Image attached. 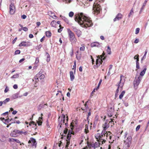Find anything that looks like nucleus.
<instances>
[{
	"mask_svg": "<svg viewBox=\"0 0 149 149\" xmlns=\"http://www.w3.org/2000/svg\"><path fill=\"white\" fill-rule=\"evenodd\" d=\"M93 13L94 14H95L96 13V15L100 13V11L101 10V8L100 5L99 4H96V5L94 6L93 7Z\"/></svg>",
	"mask_w": 149,
	"mask_h": 149,
	"instance_id": "39448f33",
	"label": "nucleus"
},
{
	"mask_svg": "<svg viewBox=\"0 0 149 149\" xmlns=\"http://www.w3.org/2000/svg\"><path fill=\"white\" fill-rule=\"evenodd\" d=\"M100 44L99 43L97 42L92 43L91 45V46L92 47H98L100 46Z\"/></svg>",
	"mask_w": 149,
	"mask_h": 149,
	"instance_id": "4468645a",
	"label": "nucleus"
},
{
	"mask_svg": "<svg viewBox=\"0 0 149 149\" xmlns=\"http://www.w3.org/2000/svg\"><path fill=\"white\" fill-rule=\"evenodd\" d=\"M106 130H107V129H106L103 128V129L102 132V133L106 134L107 133V132H106Z\"/></svg>",
	"mask_w": 149,
	"mask_h": 149,
	"instance_id": "09e8293b",
	"label": "nucleus"
},
{
	"mask_svg": "<svg viewBox=\"0 0 149 149\" xmlns=\"http://www.w3.org/2000/svg\"><path fill=\"white\" fill-rule=\"evenodd\" d=\"M42 117H39V118L38 121H37V123L38 125L40 126L41 125V124L42 123Z\"/></svg>",
	"mask_w": 149,
	"mask_h": 149,
	"instance_id": "b1692460",
	"label": "nucleus"
},
{
	"mask_svg": "<svg viewBox=\"0 0 149 149\" xmlns=\"http://www.w3.org/2000/svg\"><path fill=\"white\" fill-rule=\"evenodd\" d=\"M16 131L17 136H18L19 135L22 134L23 131H20L18 130H16Z\"/></svg>",
	"mask_w": 149,
	"mask_h": 149,
	"instance_id": "473e14b6",
	"label": "nucleus"
},
{
	"mask_svg": "<svg viewBox=\"0 0 149 149\" xmlns=\"http://www.w3.org/2000/svg\"><path fill=\"white\" fill-rule=\"evenodd\" d=\"M139 57V55L138 54H137L135 56H134V59H136V58H137V57Z\"/></svg>",
	"mask_w": 149,
	"mask_h": 149,
	"instance_id": "0e129e2a",
	"label": "nucleus"
},
{
	"mask_svg": "<svg viewBox=\"0 0 149 149\" xmlns=\"http://www.w3.org/2000/svg\"><path fill=\"white\" fill-rule=\"evenodd\" d=\"M66 148L67 147V146H68L70 143V142L68 141V140L66 139Z\"/></svg>",
	"mask_w": 149,
	"mask_h": 149,
	"instance_id": "69168bd1",
	"label": "nucleus"
},
{
	"mask_svg": "<svg viewBox=\"0 0 149 149\" xmlns=\"http://www.w3.org/2000/svg\"><path fill=\"white\" fill-rule=\"evenodd\" d=\"M134 13L133 12V8H132L130 10V13L128 15V17H130V15H132Z\"/></svg>",
	"mask_w": 149,
	"mask_h": 149,
	"instance_id": "c9c22d12",
	"label": "nucleus"
},
{
	"mask_svg": "<svg viewBox=\"0 0 149 149\" xmlns=\"http://www.w3.org/2000/svg\"><path fill=\"white\" fill-rule=\"evenodd\" d=\"M74 31L76 33V34L78 37L81 35V32L80 31L76 28L73 29Z\"/></svg>",
	"mask_w": 149,
	"mask_h": 149,
	"instance_id": "2eb2a0df",
	"label": "nucleus"
},
{
	"mask_svg": "<svg viewBox=\"0 0 149 149\" xmlns=\"http://www.w3.org/2000/svg\"><path fill=\"white\" fill-rule=\"evenodd\" d=\"M26 16L24 15H23L21 16V18L24 19H26Z\"/></svg>",
	"mask_w": 149,
	"mask_h": 149,
	"instance_id": "052dcab7",
	"label": "nucleus"
},
{
	"mask_svg": "<svg viewBox=\"0 0 149 149\" xmlns=\"http://www.w3.org/2000/svg\"><path fill=\"white\" fill-rule=\"evenodd\" d=\"M28 143H31L32 146L34 147L35 148H36L37 143L35 139L31 138L29 141Z\"/></svg>",
	"mask_w": 149,
	"mask_h": 149,
	"instance_id": "9d476101",
	"label": "nucleus"
},
{
	"mask_svg": "<svg viewBox=\"0 0 149 149\" xmlns=\"http://www.w3.org/2000/svg\"><path fill=\"white\" fill-rule=\"evenodd\" d=\"M20 53V51L19 50H17L15 52V55L18 54Z\"/></svg>",
	"mask_w": 149,
	"mask_h": 149,
	"instance_id": "79ce46f5",
	"label": "nucleus"
},
{
	"mask_svg": "<svg viewBox=\"0 0 149 149\" xmlns=\"http://www.w3.org/2000/svg\"><path fill=\"white\" fill-rule=\"evenodd\" d=\"M114 111V109L113 106L112 107H110L109 108L107 111V113L108 116L109 117H111L112 116Z\"/></svg>",
	"mask_w": 149,
	"mask_h": 149,
	"instance_id": "1a4fd4ad",
	"label": "nucleus"
},
{
	"mask_svg": "<svg viewBox=\"0 0 149 149\" xmlns=\"http://www.w3.org/2000/svg\"><path fill=\"white\" fill-rule=\"evenodd\" d=\"M56 23V21L55 20H53L51 22V25L52 26L55 27V26Z\"/></svg>",
	"mask_w": 149,
	"mask_h": 149,
	"instance_id": "c756f323",
	"label": "nucleus"
},
{
	"mask_svg": "<svg viewBox=\"0 0 149 149\" xmlns=\"http://www.w3.org/2000/svg\"><path fill=\"white\" fill-rule=\"evenodd\" d=\"M67 32L70 38V40L71 41H73L76 42V39L75 37L74 33L69 29H67Z\"/></svg>",
	"mask_w": 149,
	"mask_h": 149,
	"instance_id": "20e7f679",
	"label": "nucleus"
},
{
	"mask_svg": "<svg viewBox=\"0 0 149 149\" xmlns=\"http://www.w3.org/2000/svg\"><path fill=\"white\" fill-rule=\"evenodd\" d=\"M106 122L104 123V125H103V128L107 129L109 127V126L107 122L108 120H106Z\"/></svg>",
	"mask_w": 149,
	"mask_h": 149,
	"instance_id": "6ab92c4d",
	"label": "nucleus"
},
{
	"mask_svg": "<svg viewBox=\"0 0 149 149\" xmlns=\"http://www.w3.org/2000/svg\"><path fill=\"white\" fill-rule=\"evenodd\" d=\"M19 95V93H16L14 94L12 96V98L13 99H15L17 98Z\"/></svg>",
	"mask_w": 149,
	"mask_h": 149,
	"instance_id": "7c9ffc66",
	"label": "nucleus"
},
{
	"mask_svg": "<svg viewBox=\"0 0 149 149\" xmlns=\"http://www.w3.org/2000/svg\"><path fill=\"white\" fill-rule=\"evenodd\" d=\"M70 79L71 81H73L75 77L73 74V72L72 71H70Z\"/></svg>",
	"mask_w": 149,
	"mask_h": 149,
	"instance_id": "f3484780",
	"label": "nucleus"
},
{
	"mask_svg": "<svg viewBox=\"0 0 149 149\" xmlns=\"http://www.w3.org/2000/svg\"><path fill=\"white\" fill-rule=\"evenodd\" d=\"M132 137L131 136H128L124 143L123 147V149H128L131 143Z\"/></svg>",
	"mask_w": 149,
	"mask_h": 149,
	"instance_id": "7ed1b4c3",
	"label": "nucleus"
},
{
	"mask_svg": "<svg viewBox=\"0 0 149 149\" xmlns=\"http://www.w3.org/2000/svg\"><path fill=\"white\" fill-rule=\"evenodd\" d=\"M45 56L47 57L46 61L47 62H49L50 60V56L49 54L47 52L46 53V54Z\"/></svg>",
	"mask_w": 149,
	"mask_h": 149,
	"instance_id": "4be33fe9",
	"label": "nucleus"
},
{
	"mask_svg": "<svg viewBox=\"0 0 149 149\" xmlns=\"http://www.w3.org/2000/svg\"><path fill=\"white\" fill-rule=\"evenodd\" d=\"M105 53L103 52L102 55L97 56V58L96 61V65L97 67H99L103 62L102 60H104L106 58L105 57Z\"/></svg>",
	"mask_w": 149,
	"mask_h": 149,
	"instance_id": "f03ea898",
	"label": "nucleus"
},
{
	"mask_svg": "<svg viewBox=\"0 0 149 149\" xmlns=\"http://www.w3.org/2000/svg\"><path fill=\"white\" fill-rule=\"evenodd\" d=\"M141 78L140 76L138 77H136L134 81V85L135 88L139 84L141 80Z\"/></svg>",
	"mask_w": 149,
	"mask_h": 149,
	"instance_id": "423d86ee",
	"label": "nucleus"
},
{
	"mask_svg": "<svg viewBox=\"0 0 149 149\" xmlns=\"http://www.w3.org/2000/svg\"><path fill=\"white\" fill-rule=\"evenodd\" d=\"M122 15L121 13L118 14L116 16V17L114 19L113 21L115 22L116 20H119L122 18Z\"/></svg>",
	"mask_w": 149,
	"mask_h": 149,
	"instance_id": "ddd939ff",
	"label": "nucleus"
},
{
	"mask_svg": "<svg viewBox=\"0 0 149 149\" xmlns=\"http://www.w3.org/2000/svg\"><path fill=\"white\" fill-rule=\"evenodd\" d=\"M148 0H145L144 3H143V5L142 7H143V8H144V7L146 5V3L148 1Z\"/></svg>",
	"mask_w": 149,
	"mask_h": 149,
	"instance_id": "37998d69",
	"label": "nucleus"
},
{
	"mask_svg": "<svg viewBox=\"0 0 149 149\" xmlns=\"http://www.w3.org/2000/svg\"><path fill=\"white\" fill-rule=\"evenodd\" d=\"M87 146H88L90 148V147H92L93 148H95V145L93 143H88Z\"/></svg>",
	"mask_w": 149,
	"mask_h": 149,
	"instance_id": "72a5a7b5",
	"label": "nucleus"
},
{
	"mask_svg": "<svg viewBox=\"0 0 149 149\" xmlns=\"http://www.w3.org/2000/svg\"><path fill=\"white\" fill-rule=\"evenodd\" d=\"M19 77L18 74H15L13 75L11 77V78H18Z\"/></svg>",
	"mask_w": 149,
	"mask_h": 149,
	"instance_id": "f704fd0d",
	"label": "nucleus"
},
{
	"mask_svg": "<svg viewBox=\"0 0 149 149\" xmlns=\"http://www.w3.org/2000/svg\"><path fill=\"white\" fill-rule=\"evenodd\" d=\"M91 109H89V112L88 113V114L87 115V119H88L89 116H91Z\"/></svg>",
	"mask_w": 149,
	"mask_h": 149,
	"instance_id": "de8ad7c7",
	"label": "nucleus"
},
{
	"mask_svg": "<svg viewBox=\"0 0 149 149\" xmlns=\"http://www.w3.org/2000/svg\"><path fill=\"white\" fill-rule=\"evenodd\" d=\"M123 77V75H120V81L119 82V83H118V84H120L121 81L122 80V77Z\"/></svg>",
	"mask_w": 149,
	"mask_h": 149,
	"instance_id": "e2e57ef3",
	"label": "nucleus"
},
{
	"mask_svg": "<svg viewBox=\"0 0 149 149\" xmlns=\"http://www.w3.org/2000/svg\"><path fill=\"white\" fill-rule=\"evenodd\" d=\"M46 35L48 38H49L51 37V33L50 31H47L45 32Z\"/></svg>",
	"mask_w": 149,
	"mask_h": 149,
	"instance_id": "a878e982",
	"label": "nucleus"
},
{
	"mask_svg": "<svg viewBox=\"0 0 149 149\" xmlns=\"http://www.w3.org/2000/svg\"><path fill=\"white\" fill-rule=\"evenodd\" d=\"M32 124H33V125L35 124L36 126L37 125V124L34 121L31 122L30 123L29 125H31Z\"/></svg>",
	"mask_w": 149,
	"mask_h": 149,
	"instance_id": "6e6d98bb",
	"label": "nucleus"
},
{
	"mask_svg": "<svg viewBox=\"0 0 149 149\" xmlns=\"http://www.w3.org/2000/svg\"><path fill=\"white\" fill-rule=\"evenodd\" d=\"M39 62L38 58L37 57L36 58V61L35 62V64H37Z\"/></svg>",
	"mask_w": 149,
	"mask_h": 149,
	"instance_id": "5fc2aeb1",
	"label": "nucleus"
},
{
	"mask_svg": "<svg viewBox=\"0 0 149 149\" xmlns=\"http://www.w3.org/2000/svg\"><path fill=\"white\" fill-rule=\"evenodd\" d=\"M54 16L55 17H56V16L54 15V13L51 12V17H52L53 18Z\"/></svg>",
	"mask_w": 149,
	"mask_h": 149,
	"instance_id": "680f3d73",
	"label": "nucleus"
},
{
	"mask_svg": "<svg viewBox=\"0 0 149 149\" xmlns=\"http://www.w3.org/2000/svg\"><path fill=\"white\" fill-rule=\"evenodd\" d=\"M95 145V148H96L99 147L100 146V143L98 142H95L94 143Z\"/></svg>",
	"mask_w": 149,
	"mask_h": 149,
	"instance_id": "2f4dec72",
	"label": "nucleus"
},
{
	"mask_svg": "<svg viewBox=\"0 0 149 149\" xmlns=\"http://www.w3.org/2000/svg\"><path fill=\"white\" fill-rule=\"evenodd\" d=\"M25 60V58H23L21 59H20L19 61V62L20 63H21V62H22L24 61Z\"/></svg>",
	"mask_w": 149,
	"mask_h": 149,
	"instance_id": "774afa93",
	"label": "nucleus"
},
{
	"mask_svg": "<svg viewBox=\"0 0 149 149\" xmlns=\"http://www.w3.org/2000/svg\"><path fill=\"white\" fill-rule=\"evenodd\" d=\"M7 119H5L4 118H0V120L2 121L4 123L6 120Z\"/></svg>",
	"mask_w": 149,
	"mask_h": 149,
	"instance_id": "49530a36",
	"label": "nucleus"
},
{
	"mask_svg": "<svg viewBox=\"0 0 149 149\" xmlns=\"http://www.w3.org/2000/svg\"><path fill=\"white\" fill-rule=\"evenodd\" d=\"M45 77V75L43 74H41V73L39 72L37 74L36 76L34 77V79L36 80V81L37 82L39 81V80H41L43 79Z\"/></svg>",
	"mask_w": 149,
	"mask_h": 149,
	"instance_id": "0eeeda50",
	"label": "nucleus"
},
{
	"mask_svg": "<svg viewBox=\"0 0 149 149\" xmlns=\"http://www.w3.org/2000/svg\"><path fill=\"white\" fill-rule=\"evenodd\" d=\"M102 81V79H100V81H99V83H98V86H97V88H96V90H97L98 89H99V87H100V84H101Z\"/></svg>",
	"mask_w": 149,
	"mask_h": 149,
	"instance_id": "4c0bfd02",
	"label": "nucleus"
},
{
	"mask_svg": "<svg viewBox=\"0 0 149 149\" xmlns=\"http://www.w3.org/2000/svg\"><path fill=\"white\" fill-rule=\"evenodd\" d=\"M74 17L75 22L83 27L87 28L93 25L91 20L85 16L83 13H76Z\"/></svg>",
	"mask_w": 149,
	"mask_h": 149,
	"instance_id": "f257e3e1",
	"label": "nucleus"
},
{
	"mask_svg": "<svg viewBox=\"0 0 149 149\" xmlns=\"http://www.w3.org/2000/svg\"><path fill=\"white\" fill-rule=\"evenodd\" d=\"M22 29L25 31H26L28 30V28L26 27H24Z\"/></svg>",
	"mask_w": 149,
	"mask_h": 149,
	"instance_id": "13d9d810",
	"label": "nucleus"
},
{
	"mask_svg": "<svg viewBox=\"0 0 149 149\" xmlns=\"http://www.w3.org/2000/svg\"><path fill=\"white\" fill-rule=\"evenodd\" d=\"M74 15V13L72 12H70L69 13V16L70 17H72Z\"/></svg>",
	"mask_w": 149,
	"mask_h": 149,
	"instance_id": "e433bc0d",
	"label": "nucleus"
},
{
	"mask_svg": "<svg viewBox=\"0 0 149 149\" xmlns=\"http://www.w3.org/2000/svg\"><path fill=\"white\" fill-rule=\"evenodd\" d=\"M71 134H69V132H68V133L67 135V139L68 140H69L71 139Z\"/></svg>",
	"mask_w": 149,
	"mask_h": 149,
	"instance_id": "ea45409f",
	"label": "nucleus"
},
{
	"mask_svg": "<svg viewBox=\"0 0 149 149\" xmlns=\"http://www.w3.org/2000/svg\"><path fill=\"white\" fill-rule=\"evenodd\" d=\"M146 69H147L146 68H145L140 73V75L141 76H143L145 74Z\"/></svg>",
	"mask_w": 149,
	"mask_h": 149,
	"instance_id": "393cba45",
	"label": "nucleus"
},
{
	"mask_svg": "<svg viewBox=\"0 0 149 149\" xmlns=\"http://www.w3.org/2000/svg\"><path fill=\"white\" fill-rule=\"evenodd\" d=\"M10 141L11 142H14V141H15L16 142L18 143H20V141L16 139H13V138H11L10 139Z\"/></svg>",
	"mask_w": 149,
	"mask_h": 149,
	"instance_id": "5701e85b",
	"label": "nucleus"
},
{
	"mask_svg": "<svg viewBox=\"0 0 149 149\" xmlns=\"http://www.w3.org/2000/svg\"><path fill=\"white\" fill-rule=\"evenodd\" d=\"M29 42H26L23 41L21 42L19 45V47H22V46H29V45L28 44V43Z\"/></svg>",
	"mask_w": 149,
	"mask_h": 149,
	"instance_id": "dca6fc26",
	"label": "nucleus"
},
{
	"mask_svg": "<svg viewBox=\"0 0 149 149\" xmlns=\"http://www.w3.org/2000/svg\"><path fill=\"white\" fill-rule=\"evenodd\" d=\"M65 117V115L63 114L62 116L61 117H59L58 118L59 121L60 120V122L59 124L60 127H62V125H65V124H64Z\"/></svg>",
	"mask_w": 149,
	"mask_h": 149,
	"instance_id": "6e6552de",
	"label": "nucleus"
},
{
	"mask_svg": "<svg viewBox=\"0 0 149 149\" xmlns=\"http://www.w3.org/2000/svg\"><path fill=\"white\" fill-rule=\"evenodd\" d=\"M10 14H13L15 11V7L13 3H11L10 5Z\"/></svg>",
	"mask_w": 149,
	"mask_h": 149,
	"instance_id": "9b49d317",
	"label": "nucleus"
},
{
	"mask_svg": "<svg viewBox=\"0 0 149 149\" xmlns=\"http://www.w3.org/2000/svg\"><path fill=\"white\" fill-rule=\"evenodd\" d=\"M147 50H146V51H145V53H144V54L142 58L141 59V63H143V60L145 59L146 58V54L147 53Z\"/></svg>",
	"mask_w": 149,
	"mask_h": 149,
	"instance_id": "412c9836",
	"label": "nucleus"
},
{
	"mask_svg": "<svg viewBox=\"0 0 149 149\" xmlns=\"http://www.w3.org/2000/svg\"><path fill=\"white\" fill-rule=\"evenodd\" d=\"M81 45L82 46L80 47V50L81 51H84L85 50V47L84 45L83 46L82 45Z\"/></svg>",
	"mask_w": 149,
	"mask_h": 149,
	"instance_id": "a19ab883",
	"label": "nucleus"
},
{
	"mask_svg": "<svg viewBox=\"0 0 149 149\" xmlns=\"http://www.w3.org/2000/svg\"><path fill=\"white\" fill-rule=\"evenodd\" d=\"M107 53L109 54H111V48H110V47L109 45L107 46Z\"/></svg>",
	"mask_w": 149,
	"mask_h": 149,
	"instance_id": "cd10ccee",
	"label": "nucleus"
},
{
	"mask_svg": "<svg viewBox=\"0 0 149 149\" xmlns=\"http://www.w3.org/2000/svg\"><path fill=\"white\" fill-rule=\"evenodd\" d=\"M125 91H123L121 93V94L119 96V98L120 99H122L123 95L125 94Z\"/></svg>",
	"mask_w": 149,
	"mask_h": 149,
	"instance_id": "bb28decb",
	"label": "nucleus"
},
{
	"mask_svg": "<svg viewBox=\"0 0 149 149\" xmlns=\"http://www.w3.org/2000/svg\"><path fill=\"white\" fill-rule=\"evenodd\" d=\"M73 69L74 70V73H75V71H76V62H75L74 63V64L73 66Z\"/></svg>",
	"mask_w": 149,
	"mask_h": 149,
	"instance_id": "c03bdc74",
	"label": "nucleus"
},
{
	"mask_svg": "<svg viewBox=\"0 0 149 149\" xmlns=\"http://www.w3.org/2000/svg\"><path fill=\"white\" fill-rule=\"evenodd\" d=\"M9 100L10 99L9 98H7L2 102H3V103L5 104L6 103L8 102Z\"/></svg>",
	"mask_w": 149,
	"mask_h": 149,
	"instance_id": "58836bf2",
	"label": "nucleus"
},
{
	"mask_svg": "<svg viewBox=\"0 0 149 149\" xmlns=\"http://www.w3.org/2000/svg\"><path fill=\"white\" fill-rule=\"evenodd\" d=\"M81 53L79 54H76V58L78 61L81 59Z\"/></svg>",
	"mask_w": 149,
	"mask_h": 149,
	"instance_id": "c85d7f7f",
	"label": "nucleus"
},
{
	"mask_svg": "<svg viewBox=\"0 0 149 149\" xmlns=\"http://www.w3.org/2000/svg\"><path fill=\"white\" fill-rule=\"evenodd\" d=\"M17 133L16 130H15L13 132H11L10 135L12 137H15L17 136Z\"/></svg>",
	"mask_w": 149,
	"mask_h": 149,
	"instance_id": "a211bd4d",
	"label": "nucleus"
},
{
	"mask_svg": "<svg viewBox=\"0 0 149 149\" xmlns=\"http://www.w3.org/2000/svg\"><path fill=\"white\" fill-rule=\"evenodd\" d=\"M139 40L138 39L136 38V39L135 40H134V42L135 43H137L139 42Z\"/></svg>",
	"mask_w": 149,
	"mask_h": 149,
	"instance_id": "4d7b16f0",
	"label": "nucleus"
},
{
	"mask_svg": "<svg viewBox=\"0 0 149 149\" xmlns=\"http://www.w3.org/2000/svg\"><path fill=\"white\" fill-rule=\"evenodd\" d=\"M98 119V116H96L95 118V122H97Z\"/></svg>",
	"mask_w": 149,
	"mask_h": 149,
	"instance_id": "8fccbe9b",
	"label": "nucleus"
},
{
	"mask_svg": "<svg viewBox=\"0 0 149 149\" xmlns=\"http://www.w3.org/2000/svg\"><path fill=\"white\" fill-rule=\"evenodd\" d=\"M71 51V52L70 53V54L71 56H72V55H73V50L72 48Z\"/></svg>",
	"mask_w": 149,
	"mask_h": 149,
	"instance_id": "864d4df0",
	"label": "nucleus"
},
{
	"mask_svg": "<svg viewBox=\"0 0 149 149\" xmlns=\"http://www.w3.org/2000/svg\"><path fill=\"white\" fill-rule=\"evenodd\" d=\"M140 127V125H138L136 128V131H137L139 129Z\"/></svg>",
	"mask_w": 149,
	"mask_h": 149,
	"instance_id": "603ef678",
	"label": "nucleus"
},
{
	"mask_svg": "<svg viewBox=\"0 0 149 149\" xmlns=\"http://www.w3.org/2000/svg\"><path fill=\"white\" fill-rule=\"evenodd\" d=\"M46 104H40L39 105L38 107V110H40L42 108H44L46 106H47Z\"/></svg>",
	"mask_w": 149,
	"mask_h": 149,
	"instance_id": "aec40b11",
	"label": "nucleus"
},
{
	"mask_svg": "<svg viewBox=\"0 0 149 149\" xmlns=\"http://www.w3.org/2000/svg\"><path fill=\"white\" fill-rule=\"evenodd\" d=\"M9 88L8 86H6L5 90H4V92L5 93H7L9 91Z\"/></svg>",
	"mask_w": 149,
	"mask_h": 149,
	"instance_id": "3c124183",
	"label": "nucleus"
},
{
	"mask_svg": "<svg viewBox=\"0 0 149 149\" xmlns=\"http://www.w3.org/2000/svg\"><path fill=\"white\" fill-rule=\"evenodd\" d=\"M95 137L97 140V141L99 142H100L103 139L102 137H101L100 134L98 133L95 135Z\"/></svg>",
	"mask_w": 149,
	"mask_h": 149,
	"instance_id": "f8f14e48",
	"label": "nucleus"
},
{
	"mask_svg": "<svg viewBox=\"0 0 149 149\" xmlns=\"http://www.w3.org/2000/svg\"><path fill=\"white\" fill-rule=\"evenodd\" d=\"M140 29L139 28H137L136 29L135 34H138L139 31Z\"/></svg>",
	"mask_w": 149,
	"mask_h": 149,
	"instance_id": "a18cd8bd",
	"label": "nucleus"
},
{
	"mask_svg": "<svg viewBox=\"0 0 149 149\" xmlns=\"http://www.w3.org/2000/svg\"><path fill=\"white\" fill-rule=\"evenodd\" d=\"M13 88L15 89H16L17 88L18 86L17 84H15L13 86Z\"/></svg>",
	"mask_w": 149,
	"mask_h": 149,
	"instance_id": "338daca9",
	"label": "nucleus"
},
{
	"mask_svg": "<svg viewBox=\"0 0 149 149\" xmlns=\"http://www.w3.org/2000/svg\"><path fill=\"white\" fill-rule=\"evenodd\" d=\"M136 63V68L137 69H139L140 68L139 67V63Z\"/></svg>",
	"mask_w": 149,
	"mask_h": 149,
	"instance_id": "bf43d9fd",
	"label": "nucleus"
}]
</instances>
